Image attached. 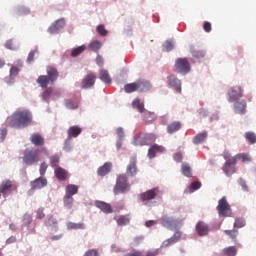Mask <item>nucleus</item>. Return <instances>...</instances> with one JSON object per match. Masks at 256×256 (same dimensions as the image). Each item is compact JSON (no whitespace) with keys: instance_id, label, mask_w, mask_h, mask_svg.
I'll return each instance as SVG.
<instances>
[{"instance_id":"nucleus-1","label":"nucleus","mask_w":256,"mask_h":256,"mask_svg":"<svg viewBox=\"0 0 256 256\" xmlns=\"http://www.w3.org/2000/svg\"><path fill=\"white\" fill-rule=\"evenodd\" d=\"M33 123V114L29 110H17L6 119L8 127L13 129H25Z\"/></svg>"},{"instance_id":"nucleus-2","label":"nucleus","mask_w":256,"mask_h":256,"mask_svg":"<svg viewBox=\"0 0 256 256\" xmlns=\"http://www.w3.org/2000/svg\"><path fill=\"white\" fill-rule=\"evenodd\" d=\"M47 75H41L37 78L36 83L42 87V89H47L49 83L55 85L57 79H59V70L54 66H48L46 68Z\"/></svg>"},{"instance_id":"nucleus-3","label":"nucleus","mask_w":256,"mask_h":256,"mask_svg":"<svg viewBox=\"0 0 256 256\" xmlns=\"http://www.w3.org/2000/svg\"><path fill=\"white\" fill-rule=\"evenodd\" d=\"M114 195H121V193H128L131 191V185L129 184V178L127 174H120L117 176L116 185L114 186Z\"/></svg>"},{"instance_id":"nucleus-4","label":"nucleus","mask_w":256,"mask_h":256,"mask_svg":"<svg viewBox=\"0 0 256 256\" xmlns=\"http://www.w3.org/2000/svg\"><path fill=\"white\" fill-rule=\"evenodd\" d=\"M23 163L25 165H37L41 161V156H39V150L37 149H26L23 152L22 157Z\"/></svg>"},{"instance_id":"nucleus-5","label":"nucleus","mask_w":256,"mask_h":256,"mask_svg":"<svg viewBox=\"0 0 256 256\" xmlns=\"http://www.w3.org/2000/svg\"><path fill=\"white\" fill-rule=\"evenodd\" d=\"M157 136L153 133H139L134 137V145L138 147H143L145 145H151V143H155Z\"/></svg>"},{"instance_id":"nucleus-6","label":"nucleus","mask_w":256,"mask_h":256,"mask_svg":"<svg viewBox=\"0 0 256 256\" xmlns=\"http://www.w3.org/2000/svg\"><path fill=\"white\" fill-rule=\"evenodd\" d=\"M175 69L177 73L187 75V73L191 71V63H189L187 58H177L175 61Z\"/></svg>"},{"instance_id":"nucleus-7","label":"nucleus","mask_w":256,"mask_h":256,"mask_svg":"<svg viewBox=\"0 0 256 256\" xmlns=\"http://www.w3.org/2000/svg\"><path fill=\"white\" fill-rule=\"evenodd\" d=\"M217 211L220 217H231V206L227 202V198L223 197L218 201Z\"/></svg>"},{"instance_id":"nucleus-8","label":"nucleus","mask_w":256,"mask_h":256,"mask_svg":"<svg viewBox=\"0 0 256 256\" xmlns=\"http://www.w3.org/2000/svg\"><path fill=\"white\" fill-rule=\"evenodd\" d=\"M137 173H139V168L137 167V156L130 157L129 164L126 168V176L129 177H137Z\"/></svg>"},{"instance_id":"nucleus-9","label":"nucleus","mask_w":256,"mask_h":256,"mask_svg":"<svg viewBox=\"0 0 256 256\" xmlns=\"http://www.w3.org/2000/svg\"><path fill=\"white\" fill-rule=\"evenodd\" d=\"M243 97V88L241 86L231 87L228 91V101L229 103H234L238 99Z\"/></svg>"},{"instance_id":"nucleus-10","label":"nucleus","mask_w":256,"mask_h":256,"mask_svg":"<svg viewBox=\"0 0 256 256\" xmlns=\"http://www.w3.org/2000/svg\"><path fill=\"white\" fill-rule=\"evenodd\" d=\"M157 195H159V189L153 188L140 194V199L144 205H147V203H149V201H153Z\"/></svg>"},{"instance_id":"nucleus-11","label":"nucleus","mask_w":256,"mask_h":256,"mask_svg":"<svg viewBox=\"0 0 256 256\" xmlns=\"http://www.w3.org/2000/svg\"><path fill=\"white\" fill-rule=\"evenodd\" d=\"M132 107L133 109H137L139 113H144V121H149L147 117H151V115H153L151 114V112H148L147 110H145V104L141 102L139 98H136L133 100Z\"/></svg>"},{"instance_id":"nucleus-12","label":"nucleus","mask_w":256,"mask_h":256,"mask_svg":"<svg viewBox=\"0 0 256 256\" xmlns=\"http://www.w3.org/2000/svg\"><path fill=\"white\" fill-rule=\"evenodd\" d=\"M235 165H237V157L233 156V158L226 161L224 166L222 167L225 175H227L228 177H230V175H233V173H235Z\"/></svg>"},{"instance_id":"nucleus-13","label":"nucleus","mask_w":256,"mask_h":256,"mask_svg":"<svg viewBox=\"0 0 256 256\" xmlns=\"http://www.w3.org/2000/svg\"><path fill=\"white\" fill-rule=\"evenodd\" d=\"M16 189L17 185L13 184L11 180H4L0 184V193H2V195H9L11 191H16Z\"/></svg>"},{"instance_id":"nucleus-14","label":"nucleus","mask_w":256,"mask_h":256,"mask_svg":"<svg viewBox=\"0 0 256 256\" xmlns=\"http://www.w3.org/2000/svg\"><path fill=\"white\" fill-rule=\"evenodd\" d=\"M31 191H36L37 189H43L47 187V178L41 176L30 182Z\"/></svg>"},{"instance_id":"nucleus-15","label":"nucleus","mask_w":256,"mask_h":256,"mask_svg":"<svg viewBox=\"0 0 256 256\" xmlns=\"http://www.w3.org/2000/svg\"><path fill=\"white\" fill-rule=\"evenodd\" d=\"M65 27V19L61 18L56 20L49 28L48 32H50L51 35H55L61 31Z\"/></svg>"},{"instance_id":"nucleus-16","label":"nucleus","mask_w":256,"mask_h":256,"mask_svg":"<svg viewBox=\"0 0 256 256\" xmlns=\"http://www.w3.org/2000/svg\"><path fill=\"white\" fill-rule=\"evenodd\" d=\"M161 225L166 229H177V220L165 215L161 218Z\"/></svg>"},{"instance_id":"nucleus-17","label":"nucleus","mask_w":256,"mask_h":256,"mask_svg":"<svg viewBox=\"0 0 256 256\" xmlns=\"http://www.w3.org/2000/svg\"><path fill=\"white\" fill-rule=\"evenodd\" d=\"M95 74H87L82 80V89H91L95 85Z\"/></svg>"},{"instance_id":"nucleus-18","label":"nucleus","mask_w":256,"mask_h":256,"mask_svg":"<svg viewBox=\"0 0 256 256\" xmlns=\"http://www.w3.org/2000/svg\"><path fill=\"white\" fill-rule=\"evenodd\" d=\"M234 112L238 115H244L247 112V101L245 100H237L234 103Z\"/></svg>"},{"instance_id":"nucleus-19","label":"nucleus","mask_w":256,"mask_h":256,"mask_svg":"<svg viewBox=\"0 0 256 256\" xmlns=\"http://www.w3.org/2000/svg\"><path fill=\"white\" fill-rule=\"evenodd\" d=\"M196 233L199 235V237H205V235H209V225H207L205 222L200 221L196 224Z\"/></svg>"},{"instance_id":"nucleus-20","label":"nucleus","mask_w":256,"mask_h":256,"mask_svg":"<svg viewBox=\"0 0 256 256\" xmlns=\"http://www.w3.org/2000/svg\"><path fill=\"white\" fill-rule=\"evenodd\" d=\"M136 85L139 93H145L147 91H150L151 87H153L151 85V82L145 79H139L138 81H136Z\"/></svg>"},{"instance_id":"nucleus-21","label":"nucleus","mask_w":256,"mask_h":256,"mask_svg":"<svg viewBox=\"0 0 256 256\" xmlns=\"http://www.w3.org/2000/svg\"><path fill=\"white\" fill-rule=\"evenodd\" d=\"M181 235L182 233L180 231H176L171 238L165 240L162 243L161 247H171V245H175V243H178V241H181Z\"/></svg>"},{"instance_id":"nucleus-22","label":"nucleus","mask_w":256,"mask_h":256,"mask_svg":"<svg viewBox=\"0 0 256 256\" xmlns=\"http://www.w3.org/2000/svg\"><path fill=\"white\" fill-rule=\"evenodd\" d=\"M30 141L35 147H43V145H45V138L41 134H32L30 136Z\"/></svg>"},{"instance_id":"nucleus-23","label":"nucleus","mask_w":256,"mask_h":256,"mask_svg":"<svg viewBox=\"0 0 256 256\" xmlns=\"http://www.w3.org/2000/svg\"><path fill=\"white\" fill-rule=\"evenodd\" d=\"M170 87H173L177 93H181V80L179 78L170 75L167 77Z\"/></svg>"},{"instance_id":"nucleus-24","label":"nucleus","mask_w":256,"mask_h":256,"mask_svg":"<svg viewBox=\"0 0 256 256\" xmlns=\"http://www.w3.org/2000/svg\"><path fill=\"white\" fill-rule=\"evenodd\" d=\"M54 175L58 181H67L69 179V171L61 167L55 169Z\"/></svg>"},{"instance_id":"nucleus-25","label":"nucleus","mask_w":256,"mask_h":256,"mask_svg":"<svg viewBox=\"0 0 256 256\" xmlns=\"http://www.w3.org/2000/svg\"><path fill=\"white\" fill-rule=\"evenodd\" d=\"M95 207L100 209V211H102L103 213H106V214L113 213V208L109 203L97 200L95 202Z\"/></svg>"},{"instance_id":"nucleus-26","label":"nucleus","mask_w":256,"mask_h":256,"mask_svg":"<svg viewBox=\"0 0 256 256\" xmlns=\"http://www.w3.org/2000/svg\"><path fill=\"white\" fill-rule=\"evenodd\" d=\"M112 167L113 164L111 162H106L103 166L98 168L97 174L99 177H105V175H109V173H111Z\"/></svg>"},{"instance_id":"nucleus-27","label":"nucleus","mask_w":256,"mask_h":256,"mask_svg":"<svg viewBox=\"0 0 256 256\" xmlns=\"http://www.w3.org/2000/svg\"><path fill=\"white\" fill-rule=\"evenodd\" d=\"M181 127H183V124H181L180 121H174L167 125V133L169 135H173V133H177V131H181Z\"/></svg>"},{"instance_id":"nucleus-28","label":"nucleus","mask_w":256,"mask_h":256,"mask_svg":"<svg viewBox=\"0 0 256 256\" xmlns=\"http://www.w3.org/2000/svg\"><path fill=\"white\" fill-rule=\"evenodd\" d=\"M163 151H165V147L153 144L148 150V157L153 159L156 153H163Z\"/></svg>"},{"instance_id":"nucleus-29","label":"nucleus","mask_w":256,"mask_h":256,"mask_svg":"<svg viewBox=\"0 0 256 256\" xmlns=\"http://www.w3.org/2000/svg\"><path fill=\"white\" fill-rule=\"evenodd\" d=\"M83 132V129L79 126H72L67 130L68 138H76L80 133Z\"/></svg>"},{"instance_id":"nucleus-30","label":"nucleus","mask_w":256,"mask_h":256,"mask_svg":"<svg viewBox=\"0 0 256 256\" xmlns=\"http://www.w3.org/2000/svg\"><path fill=\"white\" fill-rule=\"evenodd\" d=\"M237 255V247L229 246L222 250L220 256H236Z\"/></svg>"},{"instance_id":"nucleus-31","label":"nucleus","mask_w":256,"mask_h":256,"mask_svg":"<svg viewBox=\"0 0 256 256\" xmlns=\"http://www.w3.org/2000/svg\"><path fill=\"white\" fill-rule=\"evenodd\" d=\"M206 139H207V131H203V132L197 134L193 138V143H194V145H201V143H203Z\"/></svg>"},{"instance_id":"nucleus-32","label":"nucleus","mask_w":256,"mask_h":256,"mask_svg":"<svg viewBox=\"0 0 256 256\" xmlns=\"http://www.w3.org/2000/svg\"><path fill=\"white\" fill-rule=\"evenodd\" d=\"M53 95L59 96V93L54 92V91H53V88H47V89L42 93V99H43V101H46L47 103H49V99H51V97H53Z\"/></svg>"},{"instance_id":"nucleus-33","label":"nucleus","mask_w":256,"mask_h":256,"mask_svg":"<svg viewBox=\"0 0 256 256\" xmlns=\"http://www.w3.org/2000/svg\"><path fill=\"white\" fill-rule=\"evenodd\" d=\"M79 193V186L75 184H68L66 186V195H70V197H73V195H77Z\"/></svg>"},{"instance_id":"nucleus-34","label":"nucleus","mask_w":256,"mask_h":256,"mask_svg":"<svg viewBox=\"0 0 256 256\" xmlns=\"http://www.w3.org/2000/svg\"><path fill=\"white\" fill-rule=\"evenodd\" d=\"M181 171L185 177H193V170L191 169V166H189V164L182 163Z\"/></svg>"},{"instance_id":"nucleus-35","label":"nucleus","mask_w":256,"mask_h":256,"mask_svg":"<svg viewBox=\"0 0 256 256\" xmlns=\"http://www.w3.org/2000/svg\"><path fill=\"white\" fill-rule=\"evenodd\" d=\"M100 79L106 85H111V76H109V72L107 70H100Z\"/></svg>"},{"instance_id":"nucleus-36","label":"nucleus","mask_w":256,"mask_h":256,"mask_svg":"<svg viewBox=\"0 0 256 256\" xmlns=\"http://www.w3.org/2000/svg\"><path fill=\"white\" fill-rule=\"evenodd\" d=\"M85 49H87V46H85V45L78 46V47L72 49L71 57H79V55H81V53H83L85 51Z\"/></svg>"},{"instance_id":"nucleus-37","label":"nucleus","mask_w":256,"mask_h":256,"mask_svg":"<svg viewBox=\"0 0 256 256\" xmlns=\"http://www.w3.org/2000/svg\"><path fill=\"white\" fill-rule=\"evenodd\" d=\"M66 227L69 230L85 229V224H83V223L68 222L66 224Z\"/></svg>"},{"instance_id":"nucleus-38","label":"nucleus","mask_w":256,"mask_h":256,"mask_svg":"<svg viewBox=\"0 0 256 256\" xmlns=\"http://www.w3.org/2000/svg\"><path fill=\"white\" fill-rule=\"evenodd\" d=\"M49 161H50V166L51 167H59V163L61 161V158L59 157L58 154H54L52 156H50L49 158Z\"/></svg>"},{"instance_id":"nucleus-39","label":"nucleus","mask_w":256,"mask_h":256,"mask_svg":"<svg viewBox=\"0 0 256 256\" xmlns=\"http://www.w3.org/2000/svg\"><path fill=\"white\" fill-rule=\"evenodd\" d=\"M246 141H248V143L250 145H255L256 143V135L254 132H246L244 135Z\"/></svg>"},{"instance_id":"nucleus-40","label":"nucleus","mask_w":256,"mask_h":256,"mask_svg":"<svg viewBox=\"0 0 256 256\" xmlns=\"http://www.w3.org/2000/svg\"><path fill=\"white\" fill-rule=\"evenodd\" d=\"M124 91L126 93H135V91H138L137 82L126 84L124 86Z\"/></svg>"},{"instance_id":"nucleus-41","label":"nucleus","mask_w":256,"mask_h":256,"mask_svg":"<svg viewBox=\"0 0 256 256\" xmlns=\"http://www.w3.org/2000/svg\"><path fill=\"white\" fill-rule=\"evenodd\" d=\"M73 201V196L66 194L64 196V207H66V209H71L73 207Z\"/></svg>"},{"instance_id":"nucleus-42","label":"nucleus","mask_w":256,"mask_h":256,"mask_svg":"<svg viewBox=\"0 0 256 256\" xmlns=\"http://www.w3.org/2000/svg\"><path fill=\"white\" fill-rule=\"evenodd\" d=\"M225 235H228L232 241H237V235H239V230H224Z\"/></svg>"},{"instance_id":"nucleus-43","label":"nucleus","mask_w":256,"mask_h":256,"mask_svg":"<svg viewBox=\"0 0 256 256\" xmlns=\"http://www.w3.org/2000/svg\"><path fill=\"white\" fill-rule=\"evenodd\" d=\"M89 49L90 51H94V53H97V51H99V49H101V42L94 40L89 44Z\"/></svg>"},{"instance_id":"nucleus-44","label":"nucleus","mask_w":256,"mask_h":256,"mask_svg":"<svg viewBox=\"0 0 256 256\" xmlns=\"http://www.w3.org/2000/svg\"><path fill=\"white\" fill-rule=\"evenodd\" d=\"M191 54L193 57H195L196 59H203V57H205V51L201 50V49H193L191 51Z\"/></svg>"},{"instance_id":"nucleus-45","label":"nucleus","mask_w":256,"mask_h":256,"mask_svg":"<svg viewBox=\"0 0 256 256\" xmlns=\"http://www.w3.org/2000/svg\"><path fill=\"white\" fill-rule=\"evenodd\" d=\"M129 216H120L118 219H117V224L120 226V227H123L125 225H129Z\"/></svg>"},{"instance_id":"nucleus-46","label":"nucleus","mask_w":256,"mask_h":256,"mask_svg":"<svg viewBox=\"0 0 256 256\" xmlns=\"http://www.w3.org/2000/svg\"><path fill=\"white\" fill-rule=\"evenodd\" d=\"M234 157H236V162H237V159H242V163H249V161H251V157L247 153L237 154Z\"/></svg>"},{"instance_id":"nucleus-47","label":"nucleus","mask_w":256,"mask_h":256,"mask_svg":"<svg viewBox=\"0 0 256 256\" xmlns=\"http://www.w3.org/2000/svg\"><path fill=\"white\" fill-rule=\"evenodd\" d=\"M22 223L25 227L31 225V223H33V216H31L30 214H25L23 216Z\"/></svg>"},{"instance_id":"nucleus-48","label":"nucleus","mask_w":256,"mask_h":256,"mask_svg":"<svg viewBox=\"0 0 256 256\" xmlns=\"http://www.w3.org/2000/svg\"><path fill=\"white\" fill-rule=\"evenodd\" d=\"M97 33H99V35H101L102 37H107V33H109L107 31V29H105V25L101 24L98 25L96 28Z\"/></svg>"},{"instance_id":"nucleus-49","label":"nucleus","mask_w":256,"mask_h":256,"mask_svg":"<svg viewBox=\"0 0 256 256\" xmlns=\"http://www.w3.org/2000/svg\"><path fill=\"white\" fill-rule=\"evenodd\" d=\"M245 219L243 218H236L234 222V227L237 229H241L242 227H245Z\"/></svg>"},{"instance_id":"nucleus-50","label":"nucleus","mask_w":256,"mask_h":256,"mask_svg":"<svg viewBox=\"0 0 256 256\" xmlns=\"http://www.w3.org/2000/svg\"><path fill=\"white\" fill-rule=\"evenodd\" d=\"M47 169H49V165H47V162H42L39 167V173L41 177L45 176L47 173Z\"/></svg>"},{"instance_id":"nucleus-51","label":"nucleus","mask_w":256,"mask_h":256,"mask_svg":"<svg viewBox=\"0 0 256 256\" xmlns=\"http://www.w3.org/2000/svg\"><path fill=\"white\" fill-rule=\"evenodd\" d=\"M189 189H190L191 193H193V191H197V189H201V182H199V181L192 182L190 184Z\"/></svg>"},{"instance_id":"nucleus-52","label":"nucleus","mask_w":256,"mask_h":256,"mask_svg":"<svg viewBox=\"0 0 256 256\" xmlns=\"http://www.w3.org/2000/svg\"><path fill=\"white\" fill-rule=\"evenodd\" d=\"M37 53H39L38 50H32V51L28 54V58H27L28 63H33V61H35V55H37Z\"/></svg>"},{"instance_id":"nucleus-53","label":"nucleus","mask_w":256,"mask_h":256,"mask_svg":"<svg viewBox=\"0 0 256 256\" xmlns=\"http://www.w3.org/2000/svg\"><path fill=\"white\" fill-rule=\"evenodd\" d=\"M36 219H45V208H38L36 211Z\"/></svg>"},{"instance_id":"nucleus-54","label":"nucleus","mask_w":256,"mask_h":256,"mask_svg":"<svg viewBox=\"0 0 256 256\" xmlns=\"http://www.w3.org/2000/svg\"><path fill=\"white\" fill-rule=\"evenodd\" d=\"M66 107H67V109H77V107H79V104L77 102L72 101V100H68L66 102Z\"/></svg>"},{"instance_id":"nucleus-55","label":"nucleus","mask_w":256,"mask_h":256,"mask_svg":"<svg viewBox=\"0 0 256 256\" xmlns=\"http://www.w3.org/2000/svg\"><path fill=\"white\" fill-rule=\"evenodd\" d=\"M6 49H10L11 51H15L17 49V46H15V43L13 40H8L5 44Z\"/></svg>"},{"instance_id":"nucleus-56","label":"nucleus","mask_w":256,"mask_h":256,"mask_svg":"<svg viewBox=\"0 0 256 256\" xmlns=\"http://www.w3.org/2000/svg\"><path fill=\"white\" fill-rule=\"evenodd\" d=\"M83 256H99V251H97L96 249H90L86 251Z\"/></svg>"},{"instance_id":"nucleus-57","label":"nucleus","mask_w":256,"mask_h":256,"mask_svg":"<svg viewBox=\"0 0 256 256\" xmlns=\"http://www.w3.org/2000/svg\"><path fill=\"white\" fill-rule=\"evenodd\" d=\"M5 137H7V130L5 128H0V143L5 141Z\"/></svg>"},{"instance_id":"nucleus-58","label":"nucleus","mask_w":256,"mask_h":256,"mask_svg":"<svg viewBox=\"0 0 256 256\" xmlns=\"http://www.w3.org/2000/svg\"><path fill=\"white\" fill-rule=\"evenodd\" d=\"M17 75H19V68L12 66L10 69V77H17Z\"/></svg>"},{"instance_id":"nucleus-59","label":"nucleus","mask_w":256,"mask_h":256,"mask_svg":"<svg viewBox=\"0 0 256 256\" xmlns=\"http://www.w3.org/2000/svg\"><path fill=\"white\" fill-rule=\"evenodd\" d=\"M173 158L176 163H181V161H183V154H181V152H177L174 154Z\"/></svg>"},{"instance_id":"nucleus-60","label":"nucleus","mask_w":256,"mask_h":256,"mask_svg":"<svg viewBox=\"0 0 256 256\" xmlns=\"http://www.w3.org/2000/svg\"><path fill=\"white\" fill-rule=\"evenodd\" d=\"M165 51H172L173 50V42L167 41L164 44Z\"/></svg>"},{"instance_id":"nucleus-61","label":"nucleus","mask_w":256,"mask_h":256,"mask_svg":"<svg viewBox=\"0 0 256 256\" xmlns=\"http://www.w3.org/2000/svg\"><path fill=\"white\" fill-rule=\"evenodd\" d=\"M116 133H117L119 139H123L125 137V132L123 131V128H121V127L117 128Z\"/></svg>"},{"instance_id":"nucleus-62","label":"nucleus","mask_w":256,"mask_h":256,"mask_svg":"<svg viewBox=\"0 0 256 256\" xmlns=\"http://www.w3.org/2000/svg\"><path fill=\"white\" fill-rule=\"evenodd\" d=\"M203 29L206 33H211V24L209 22H204Z\"/></svg>"},{"instance_id":"nucleus-63","label":"nucleus","mask_w":256,"mask_h":256,"mask_svg":"<svg viewBox=\"0 0 256 256\" xmlns=\"http://www.w3.org/2000/svg\"><path fill=\"white\" fill-rule=\"evenodd\" d=\"M157 255H159V249L148 251L145 256H157Z\"/></svg>"},{"instance_id":"nucleus-64","label":"nucleus","mask_w":256,"mask_h":256,"mask_svg":"<svg viewBox=\"0 0 256 256\" xmlns=\"http://www.w3.org/2000/svg\"><path fill=\"white\" fill-rule=\"evenodd\" d=\"M48 225H57V219L53 216H51L49 219H48V222H47Z\"/></svg>"}]
</instances>
